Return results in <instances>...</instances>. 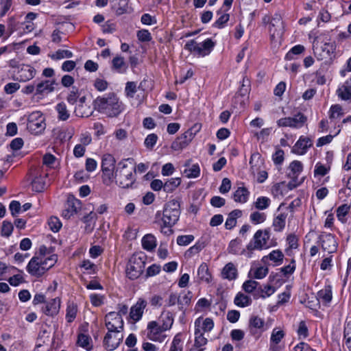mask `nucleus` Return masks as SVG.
Masks as SVG:
<instances>
[{
	"instance_id": "obj_42",
	"label": "nucleus",
	"mask_w": 351,
	"mask_h": 351,
	"mask_svg": "<svg viewBox=\"0 0 351 351\" xmlns=\"http://www.w3.org/2000/svg\"><path fill=\"white\" fill-rule=\"evenodd\" d=\"M252 302V298L250 296L245 295L241 292H239L234 299V304L241 308L247 307L251 305Z\"/></svg>"
},
{
	"instance_id": "obj_59",
	"label": "nucleus",
	"mask_w": 351,
	"mask_h": 351,
	"mask_svg": "<svg viewBox=\"0 0 351 351\" xmlns=\"http://www.w3.org/2000/svg\"><path fill=\"white\" fill-rule=\"evenodd\" d=\"M205 246L206 245L204 242L198 241L194 245L189 247L185 254L188 257H191L201 252Z\"/></svg>"
},
{
	"instance_id": "obj_8",
	"label": "nucleus",
	"mask_w": 351,
	"mask_h": 351,
	"mask_svg": "<svg viewBox=\"0 0 351 351\" xmlns=\"http://www.w3.org/2000/svg\"><path fill=\"white\" fill-rule=\"evenodd\" d=\"M145 266L143 257L133 255L129 260L126 267V276L130 280H136L143 274Z\"/></svg>"
},
{
	"instance_id": "obj_34",
	"label": "nucleus",
	"mask_w": 351,
	"mask_h": 351,
	"mask_svg": "<svg viewBox=\"0 0 351 351\" xmlns=\"http://www.w3.org/2000/svg\"><path fill=\"white\" fill-rule=\"evenodd\" d=\"M197 277L200 281L210 283L212 276L209 271L208 266L206 263H202L197 269Z\"/></svg>"
},
{
	"instance_id": "obj_63",
	"label": "nucleus",
	"mask_w": 351,
	"mask_h": 351,
	"mask_svg": "<svg viewBox=\"0 0 351 351\" xmlns=\"http://www.w3.org/2000/svg\"><path fill=\"white\" fill-rule=\"evenodd\" d=\"M48 224L51 230L53 232H57L62 227L60 220L56 217H51L49 219Z\"/></svg>"
},
{
	"instance_id": "obj_17",
	"label": "nucleus",
	"mask_w": 351,
	"mask_h": 351,
	"mask_svg": "<svg viewBox=\"0 0 351 351\" xmlns=\"http://www.w3.org/2000/svg\"><path fill=\"white\" fill-rule=\"evenodd\" d=\"M214 328V322L210 317H199L195 320L194 332H199L202 335L210 332Z\"/></svg>"
},
{
	"instance_id": "obj_44",
	"label": "nucleus",
	"mask_w": 351,
	"mask_h": 351,
	"mask_svg": "<svg viewBox=\"0 0 351 351\" xmlns=\"http://www.w3.org/2000/svg\"><path fill=\"white\" fill-rule=\"evenodd\" d=\"M77 345L90 351L93 348L92 340L89 335L80 333L77 336Z\"/></svg>"
},
{
	"instance_id": "obj_48",
	"label": "nucleus",
	"mask_w": 351,
	"mask_h": 351,
	"mask_svg": "<svg viewBox=\"0 0 351 351\" xmlns=\"http://www.w3.org/2000/svg\"><path fill=\"white\" fill-rule=\"evenodd\" d=\"M181 183L180 178H172L167 180L164 183V191L166 193H172Z\"/></svg>"
},
{
	"instance_id": "obj_22",
	"label": "nucleus",
	"mask_w": 351,
	"mask_h": 351,
	"mask_svg": "<svg viewBox=\"0 0 351 351\" xmlns=\"http://www.w3.org/2000/svg\"><path fill=\"white\" fill-rule=\"evenodd\" d=\"M60 308V300L58 298L52 299L43 307V312L48 316L56 315Z\"/></svg>"
},
{
	"instance_id": "obj_19",
	"label": "nucleus",
	"mask_w": 351,
	"mask_h": 351,
	"mask_svg": "<svg viewBox=\"0 0 351 351\" xmlns=\"http://www.w3.org/2000/svg\"><path fill=\"white\" fill-rule=\"evenodd\" d=\"M147 306V302L144 299L139 298L134 304L130 311V317L134 322H138L143 316L144 309Z\"/></svg>"
},
{
	"instance_id": "obj_1",
	"label": "nucleus",
	"mask_w": 351,
	"mask_h": 351,
	"mask_svg": "<svg viewBox=\"0 0 351 351\" xmlns=\"http://www.w3.org/2000/svg\"><path fill=\"white\" fill-rule=\"evenodd\" d=\"M94 109L109 117H115L124 110L123 104L114 93L97 97L93 101Z\"/></svg>"
},
{
	"instance_id": "obj_38",
	"label": "nucleus",
	"mask_w": 351,
	"mask_h": 351,
	"mask_svg": "<svg viewBox=\"0 0 351 351\" xmlns=\"http://www.w3.org/2000/svg\"><path fill=\"white\" fill-rule=\"evenodd\" d=\"M241 215L242 211L239 209H235L230 212L225 223L226 229H232L237 224V219L241 217Z\"/></svg>"
},
{
	"instance_id": "obj_27",
	"label": "nucleus",
	"mask_w": 351,
	"mask_h": 351,
	"mask_svg": "<svg viewBox=\"0 0 351 351\" xmlns=\"http://www.w3.org/2000/svg\"><path fill=\"white\" fill-rule=\"evenodd\" d=\"M202 333L194 332V343L189 351H204L208 343V339Z\"/></svg>"
},
{
	"instance_id": "obj_29",
	"label": "nucleus",
	"mask_w": 351,
	"mask_h": 351,
	"mask_svg": "<svg viewBox=\"0 0 351 351\" xmlns=\"http://www.w3.org/2000/svg\"><path fill=\"white\" fill-rule=\"evenodd\" d=\"M250 193L248 189L244 186H239L233 193L232 198L234 202L244 204L247 202Z\"/></svg>"
},
{
	"instance_id": "obj_16",
	"label": "nucleus",
	"mask_w": 351,
	"mask_h": 351,
	"mask_svg": "<svg viewBox=\"0 0 351 351\" xmlns=\"http://www.w3.org/2000/svg\"><path fill=\"white\" fill-rule=\"evenodd\" d=\"M269 31L271 38L274 39L276 36H280L284 32V25L282 16L278 13H275L269 23Z\"/></svg>"
},
{
	"instance_id": "obj_41",
	"label": "nucleus",
	"mask_w": 351,
	"mask_h": 351,
	"mask_svg": "<svg viewBox=\"0 0 351 351\" xmlns=\"http://www.w3.org/2000/svg\"><path fill=\"white\" fill-rule=\"evenodd\" d=\"M78 312L77 305L74 302H68L66 309L65 319L67 323H72L77 317Z\"/></svg>"
},
{
	"instance_id": "obj_25",
	"label": "nucleus",
	"mask_w": 351,
	"mask_h": 351,
	"mask_svg": "<svg viewBox=\"0 0 351 351\" xmlns=\"http://www.w3.org/2000/svg\"><path fill=\"white\" fill-rule=\"evenodd\" d=\"M285 332L279 328H275L273 329L270 337V350L271 351H278V344L281 341V340L285 337Z\"/></svg>"
},
{
	"instance_id": "obj_52",
	"label": "nucleus",
	"mask_w": 351,
	"mask_h": 351,
	"mask_svg": "<svg viewBox=\"0 0 351 351\" xmlns=\"http://www.w3.org/2000/svg\"><path fill=\"white\" fill-rule=\"evenodd\" d=\"M14 269L15 270L19 271V273L17 274H15V275H14L12 276H11L10 278H9L8 281L10 283V285H12L13 287H17L19 285L25 282V278L23 277L24 273H23V271L19 270L16 267H14Z\"/></svg>"
},
{
	"instance_id": "obj_15",
	"label": "nucleus",
	"mask_w": 351,
	"mask_h": 351,
	"mask_svg": "<svg viewBox=\"0 0 351 351\" xmlns=\"http://www.w3.org/2000/svg\"><path fill=\"white\" fill-rule=\"evenodd\" d=\"M195 134L191 130H188L177 137L171 143V148L174 151H181L186 147L193 139Z\"/></svg>"
},
{
	"instance_id": "obj_32",
	"label": "nucleus",
	"mask_w": 351,
	"mask_h": 351,
	"mask_svg": "<svg viewBox=\"0 0 351 351\" xmlns=\"http://www.w3.org/2000/svg\"><path fill=\"white\" fill-rule=\"evenodd\" d=\"M112 69L119 73H125L128 69V64L123 57L117 56L112 60Z\"/></svg>"
},
{
	"instance_id": "obj_23",
	"label": "nucleus",
	"mask_w": 351,
	"mask_h": 351,
	"mask_svg": "<svg viewBox=\"0 0 351 351\" xmlns=\"http://www.w3.org/2000/svg\"><path fill=\"white\" fill-rule=\"evenodd\" d=\"M36 73V69L33 66L23 64L19 70V80L21 82L29 81L34 77Z\"/></svg>"
},
{
	"instance_id": "obj_49",
	"label": "nucleus",
	"mask_w": 351,
	"mask_h": 351,
	"mask_svg": "<svg viewBox=\"0 0 351 351\" xmlns=\"http://www.w3.org/2000/svg\"><path fill=\"white\" fill-rule=\"evenodd\" d=\"M289 169L291 172L289 173V176L292 178H297L302 171L303 166L301 162L298 160H293L289 165Z\"/></svg>"
},
{
	"instance_id": "obj_58",
	"label": "nucleus",
	"mask_w": 351,
	"mask_h": 351,
	"mask_svg": "<svg viewBox=\"0 0 351 351\" xmlns=\"http://www.w3.org/2000/svg\"><path fill=\"white\" fill-rule=\"evenodd\" d=\"M268 271L267 267L260 266L254 269H251L250 273H252V275L254 278L262 279L267 276Z\"/></svg>"
},
{
	"instance_id": "obj_50",
	"label": "nucleus",
	"mask_w": 351,
	"mask_h": 351,
	"mask_svg": "<svg viewBox=\"0 0 351 351\" xmlns=\"http://www.w3.org/2000/svg\"><path fill=\"white\" fill-rule=\"evenodd\" d=\"M217 15H219V16L213 24V26L218 29H222L226 26V24L229 21L230 15L226 13L222 14L221 10L217 12Z\"/></svg>"
},
{
	"instance_id": "obj_37",
	"label": "nucleus",
	"mask_w": 351,
	"mask_h": 351,
	"mask_svg": "<svg viewBox=\"0 0 351 351\" xmlns=\"http://www.w3.org/2000/svg\"><path fill=\"white\" fill-rule=\"evenodd\" d=\"M284 257V254L281 250H274L268 255L263 256L262 261H265L266 259H269L274 263L275 265L279 266L282 263Z\"/></svg>"
},
{
	"instance_id": "obj_64",
	"label": "nucleus",
	"mask_w": 351,
	"mask_h": 351,
	"mask_svg": "<svg viewBox=\"0 0 351 351\" xmlns=\"http://www.w3.org/2000/svg\"><path fill=\"white\" fill-rule=\"evenodd\" d=\"M158 136L156 134H150L145 139L144 145L149 149H152L158 141Z\"/></svg>"
},
{
	"instance_id": "obj_14",
	"label": "nucleus",
	"mask_w": 351,
	"mask_h": 351,
	"mask_svg": "<svg viewBox=\"0 0 351 351\" xmlns=\"http://www.w3.org/2000/svg\"><path fill=\"white\" fill-rule=\"evenodd\" d=\"M319 241L322 250L329 254L334 253L337 249L338 244L335 237L330 233H322L319 237Z\"/></svg>"
},
{
	"instance_id": "obj_12",
	"label": "nucleus",
	"mask_w": 351,
	"mask_h": 351,
	"mask_svg": "<svg viewBox=\"0 0 351 351\" xmlns=\"http://www.w3.org/2000/svg\"><path fill=\"white\" fill-rule=\"evenodd\" d=\"M123 338V335L120 331H112L108 332L104 339V346L108 350H115L121 343Z\"/></svg>"
},
{
	"instance_id": "obj_40",
	"label": "nucleus",
	"mask_w": 351,
	"mask_h": 351,
	"mask_svg": "<svg viewBox=\"0 0 351 351\" xmlns=\"http://www.w3.org/2000/svg\"><path fill=\"white\" fill-rule=\"evenodd\" d=\"M186 168L184 170V174L188 178H195L199 177L200 175V167L199 165L196 163L192 165H189V161L185 164Z\"/></svg>"
},
{
	"instance_id": "obj_9",
	"label": "nucleus",
	"mask_w": 351,
	"mask_h": 351,
	"mask_svg": "<svg viewBox=\"0 0 351 351\" xmlns=\"http://www.w3.org/2000/svg\"><path fill=\"white\" fill-rule=\"evenodd\" d=\"M45 117L41 112H32L28 116L27 128L32 134H39L45 129Z\"/></svg>"
},
{
	"instance_id": "obj_51",
	"label": "nucleus",
	"mask_w": 351,
	"mask_h": 351,
	"mask_svg": "<svg viewBox=\"0 0 351 351\" xmlns=\"http://www.w3.org/2000/svg\"><path fill=\"white\" fill-rule=\"evenodd\" d=\"M45 185V178L41 176L35 177L32 182V190L36 192H42Z\"/></svg>"
},
{
	"instance_id": "obj_6",
	"label": "nucleus",
	"mask_w": 351,
	"mask_h": 351,
	"mask_svg": "<svg viewBox=\"0 0 351 351\" xmlns=\"http://www.w3.org/2000/svg\"><path fill=\"white\" fill-rule=\"evenodd\" d=\"M215 45L211 38H207L199 43L193 39L185 44L184 49L198 56L205 57L211 53Z\"/></svg>"
},
{
	"instance_id": "obj_57",
	"label": "nucleus",
	"mask_w": 351,
	"mask_h": 351,
	"mask_svg": "<svg viewBox=\"0 0 351 351\" xmlns=\"http://www.w3.org/2000/svg\"><path fill=\"white\" fill-rule=\"evenodd\" d=\"M344 114L343 108L339 104L331 106L329 110L330 119H339Z\"/></svg>"
},
{
	"instance_id": "obj_21",
	"label": "nucleus",
	"mask_w": 351,
	"mask_h": 351,
	"mask_svg": "<svg viewBox=\"0 0 351 351\" xmlns=\"http://www.w3.org/2000/svg\"><path fill=\"white\" fill-rule=\"evenodd\" d=\"M336 49L335 45L332 43H325L322 47L321 50L322 53H319V49L316 47L314 49V53L319 60H323L324 58H330Z\"/></svg>"
},
{
	"instance_id": "obj_13",
	"label": "nucleus",
	"mask_w": 351,
	"mask_h": 351,
	"mask_svg": "<svg viewBox=\"0 0 351 351\" xmlns=\"http://www.w3.org/2000/svg\"><path fill=\"white\" fill-rule=\"evenodd\" d=\"M147 337L154 341L162 343L165 341L167 335L163 334L165 330L161 328V326L155 321L150 322L147 325Z\"/></svg>"
},
{
	"instance_id": "obj_4",
	"label": "nucleus",
	"mask_w": 351,
	"mask_h": 351,
	"mask_svg": "<svg viewBox=\"0 0 351 351\" xmlns=\"http://www.w3.org/2000/svg\"><path fill=\"white\" fill-rule=\"evenodd\" d=\"M180 215V204L173 199L165 204L162 211L156 212V219L161 220L165 227L171 228L178 221Z\"/></svg>"
},
{
	"instance_id": "obj_60",
	"label": "nucleus",
	"mask_w": 351,
	"mask_h": 351,
	"mask_svg": "<svg viewBox=\"0 0 351 351\" xmlns=\"http://www.w3.org/2000/svg\"><path fill=\"white\" fill-rule=\"evenodd\" d=\"M267 215L264 213L258 211L253 212L250 214V219L254 224H259L263 223L266 219Z\"/></svg>"
},
{
	"instance_id": "obj_55",
	"label": "nucleus",
	"mask_w": 351,
	"mask_h": 351,
	"mask_svg": "<svg viewBox=\"0 0 351 351\" xmlns=\"http://www.w3.org/2000/svg\"><path fill=\"white\" fill-rule=\"evenodd\" d=\"M305 48L303 45H297L293 47L286 54L285 59L287 60H291L295 58V56L300 55L304 52Z\"/></svg>"
},
{
	"instance_id": "obj_26",
	"label": "nucleus",
	"mask_w": 351,
	"mask_h": 351,
	"mask_svg": "<svg viewBox=\"0 0 351 351\" xmlns=\"http://www.w3.org/2000/svg\"><path fill=\"white\" fill-rule=\"evenodd\" d=\"M221 278L228 280H234L238 276L237 267L232 262L227 263L221 272Z\"/></svg>"
},
{
	"instance_id": "obj_53",
	"label": "nucleus",
	"mask_w": 351,
	"mask_h": 351,
	"mask_svg": "<svg viewBox=\"0 0 351 351\" xmlns=\"http://www.w3.org/2000/svg\"><path fill=\"white\" fill-rule=\"evenodd\" d=\"M350 206L346 204L339 206L337 209V217L338 220L344 223L346 222V216L349 213Z\"/></svg>"
},
{
	"instance_id": "obj_18",
	"label": "nucleus",
	"mask_w": 351,
	"mask_h": 351,
	"mask_svg": "<svg viewBox=\"0 0 351 351\" xmlns=\"http://www.w3.org/2000/svg\"><path fill=\"white\" fill-rule=\"evenodd\" d=\"M80 208L81 202L80 200L73 197H69L65 208L62 210V216L65 219H70L78 212Z\"/></svg>"
},
{
	"instance_id": "obj_36",
	"label": "nucleus",
	"mask_w": 351,
	"mask_h": 351,
	"mask_svg": "<svg viewBox=\"0 0 351 351\" xmlns=\"http://www.w3.org/2000/svg\"><path fill=\"white\" fill-rule=\"evenodd\" d=\"M142 247L144 250L152 252L157 245L156 238L152 234H145L141 241Z\"/></svg>"
},
{
	"instance_id": "obj_11",
	"label": "nucleus",
	"mask_w": 351,
	"mask_h": 351,
	"mask_svg": "<svg viewBox=\"0 0 351 351\" xmlns=\"http://www.w3.org/2000/svg\"><path fill=\"white\" fill-rule=\"evenodd\" d=\"M106 326L109 332L120 331L123 329V320L121 315L115 312H110L106 315Z\"/></svg>"
},
{
	"instance_id": "obj_43",
	"label": "nucleus",
	"mask_w": 351,
	"mask_h": 351,
	"mask_svg": "<svg viewBox=\"0 0 351 351\" xmlns=\"http://www.w3.org/2000/svg\"><path fill=\"white\" fill-rule=\"evenodd\" d=\"M55 110L57 112V118L59 121H65L69 119L70 112L68 110L67 107L64 102L58 103L56 106Z\"/></svg>"
},
{
	"instance_id": "obj_3",
	"label": "nucleus",
	"mask_w": 351,
	"mask_h": 351,
	"mask_svg": "<svg viewBox=\"0 0 351 351\" xmlns=\"http://www.w3.org/2000/svg\"><path fill=\"white\" fill-rule=\"evenodd\" d=\"M132 158L123 159L117 164L115 173L114 174V182L121 188L128 189L131 187L136 181L134 173L136 171L134 167H129L128 161Z\"/></svg>"
},
{
	"instance_id": "obj_61",
	"label": "nucleus",
	"mask_w": 351,
	"mask_h": 351,
	"mask_svg": "<svg viewBox=\"0 0 351 351\" xmlns=\"http://www.w3.org/2000/svg\"><path fill=\"white\" fill-rule=\"evenodd\" d=\"M137 85L135 82H128L125 87V94L128 98H133L137 92Z\"/></svg>"
},
{
	"instance_id": "obj_7",
	"label": "nucleus",
	"mask_w": 351,
	"mask_h": 351,
	"mask_svg": "<svg viewBox=\"0 0 351 351\" xmlns=\"http://www.w3.org/2000/svg\"><path fill=\"white\" fill-rule=\"evenodd\" d=\"M102 180L104 184L110 186L114 180L116 160L110 154H104L101 158Z\"/></svg>"
},
{
	"instance_id": "obj_28",
	"label": "nucleus",
	"mask_w": 351,
	"mask_h": 351,
	"mask_svg": "<svg viewBox=\"0 0 351 351\" xmlns=\"http://www.w3.org/2000/svg\"><path fill=\"white\" fill-rule=\"evenodd\" d=\"M241 245L242 241L240 239H235L232 240L228 247V253L234 255L241 254L247 257V245L245 249H242Z\"/></svg>"
},
{
	"instance_id": "obj_35",
	"label": "nucleus",
	"mask_w": 351,
	"mask_h": 351,
	"mask_svg": "<svg viewBox=\"0 0 351 351\" xmlns=\"http://www.w3.org/2000/svg\"><path fill=\"white\" fill-rule=\"evenodd\" d=\"M287 214L282 213L276 216L273 219L272 226L274 230L277 232H282L285 228Z\"/></svg>"
},
{
	"instance_id": "obj_5",
	"label": "nucleus",
	"mask_w": 351,
	"mask_h": 351,
	"mask_svg": "<svg viewBox=\"0 0 351 351\" xmlns=\"http://www.w3.org/2000/svg\"><path fill=\"white\" fill-rule=\"evenodd\" d=\"M270 228L257 230L252 239L247 244V258L252 257L254 250H263L268 249L273 245L269 243L271 232Z\"/></svg>"
},
{
	"instance_id": "obj_54",
	"label": "nucleus",
	"mask_w": 351,
	"mask_h": 351,
	"mask_svg": "<svg viewBox=\"0 0 351 351\" xmlns=\"http://www.w3.org/2000/svg\"><path fill=\"white\" fill-rule=\"evenodd\" d=\"M254 206L258 210L267 209L271 204V199L265 196L258 197L254 203Z\"/></svg>"
},
{
	"instance_id": "obj_31",
	"label": "nucleus",
	"mask_w": 351,
	"mask_h": 351,
	"mask_svg": "<svg viewBox=\"0 0 351 351\" xmlns=\"http://www.w3.org/2000/svg\"><path fill=\"white\" fill-rule=\"evenodd\" d=\"M337 96L344 101H351V84L349 81H346L337 90Z\"/></svg>"
},
{
	"instance_id": "obj_2",
	"label": "nucleus",
	"mask_w": 351,
	"mask_h": 351,
	"mask_svg": "<svg viewBox=\"0 0 351 351\" xmlns=\"http://www.w3.org/2000/svg\"><path fill=\"white\" fill-rule=\"evenodd\" d=\"M57 261L58 256L55 254L48 257L33 256L29 261L26 270L30 276L40 278L51 269Z\"/></svg>"
},
{
	"instance_id": "obj_47",
	"label": "nucleus",
	"mask_w": 351,
	"mask_h": 351,
	"mask_svg": "<svg viewBox=\"0 0 351 351\" xmlns=\"http://www.w3.org/2000/svg\"><path fill=\"white\" fill-rule=\"evenodd\" d=\"M183 350V340H182V334L181 332L177 333L169 347V351H182Z\"/></svg>"
},
{
	"instance_id": "obj_10",
	"label": "nucleus",
	"mask_w": 351,
	"mask_h": 351,
	"mask_svg": "<svg viewBox=\"0 0 351 351\" xmlns=\"http://www.w3.org/2000/svg\"><path fill=\"white\" fill-rule=\"evenodd\" d=\"M307 121L306 117L298 112L294 117L281 118L277 121L278 127H289L294 129H299L304 126Z\"/></svg>"
},
{
	"instance_id": "obj_33",
	"label": "nucleus",
	"mask_w": 351,
	"mask_h": 351,
	"mask_svg": "<svg viewBox=\"0 0 351 351\" xmlns=\"http://www.w3.org/2000/svg\"><path fill=\"white\" fill-rule=\"evenodd\" d=\"M311 145L312 142L309 138L301 136L295 144L294 149L298 154H304Z\"/></svg>"
},
{
	"instance_id": "obj_24",
	"label": "nucleus",
	"mask_w": 351,
	"mask_h": 351,
	"mask_svg": "<svg viewBox=\"0 0 351 351\" xmlns=\"http://www.w3.org/2000/svg\"><path fill=\"white\" fill-rule=\"evenodd\" d=\"M86 97L83 96L79 99V104L75 106L74 112L79 117H88L93 113L90 108L84 104Z\"/></svg>"
},
{
	"instance_id": "obj_62",
	"label": "nucleus",
	"mask_w": 351,
	"mask_h": 351,
	"mask_svg": "<svg viewBox=\"0 0 351 351\" xmlns=\"http://www.w3.org/2000/svg\"><path fill=\"white\" fill-rule=\"evenodd\" d=\"M73 53L69 50L59 49L54 54L51 56L53 60H61L63 58H69L73 57Z\"/></svg>"
},
{
	"instance_id": "obj_30",
	"label": "nucleus",
	"mask_w": 351,
	"mask_h": 351,
	"mask_svg": "<svg viewBox=\"0 0 351 351\" xmlns=\"http://www.w3.org/2000/svg\"><path fill=\"white\" fill-rule=\"evenodd\" d=\"M332 298V286L326 285L317 292V299L324 304H329Z\"/></svg>"
},
{
	"instance_id": "obj_20",
	"label": "nucleus",
	"mask_w": 351,
	"mask_h": 351,
	"mask_svg": "<svg viewBox=\"0 0 351 351\" xmlns=\"http://www.w3.org/2000/svg\"><path fill=\"white\" fill-rule=\"evenodd\" d=\"M56 85H57V83L55 80H46L40 81L36 85L35 95H48L55 90Z\"/></svg>"
},
{
	"instance_id": "obj_46",
	"label": "nucleus",
	"mask_w": 351,
	"mask_h": 351,
	"mask_svg": "<svg viewBox=\"0 0 351 351\" xmlns=\"http://www.w3.org/2000/svg\"><path fill=\"white\" fill-rule=\"evenodd\" d=\"M191 293L190 291L187 293H183L178 295V308L179 310L184 311L191 301Z\"/></svg>"
},
{
	"instance_id": "obj_56",
	"label": "nucleus",
	"mask_w": 351,
	"mask_h": 351,
	"mask_svg": "<svg viewBox=\"0 0 351 351\" xmlns=\"http://www.w3.org/2000/svg\"><path fill=\"white\" fill-rule=\"evenodd\" d=\"M295 269L296 263L295 259L292 258L290 263L288 265L280 268V271L284 277H289L290 275L294 273Z\"/></svg>"
},
{
	"instance_id": "obj_39",
	"label": "nucleus",
	"mask_w": 351,
	"mask_h": 351,
	"mask_svg": "<svg viewBox=\"0 0 351 351\" xmlns=\"http://www.w3.org/2000/svg\"><path fill=\"white\" fill-rule=\"evenodd\" d=\"M287 247L285 249L287 255L291 256L293 255V250H295L298 247V238L294 234H290L287 237Z\"/></svg>"
},
{
	"instance_id": "obj_45",
	"label": "nucleus",
	"mask_w": 351,
	"mask_h": 351,
	"mask_svg": "<svg viewBox=\"0 0 351 351\" xmlns=\"http://www.w3.org/2000/svg\"><path fill=\"white\" fill-rule=\"evenodd\" d=\"M160 322H162L161 328L166 331L171 329L173 324V317L169 311L162 312L161 314Z\"/></svg>"
}]
</instances>
